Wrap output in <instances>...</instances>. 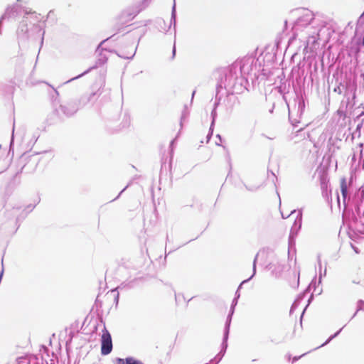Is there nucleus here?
<instances>
[{"label":"nucleus","instance_id":"nucleus-46","mask_svg":"<svg viewBox=\"0 0 364 364\" xmlns=\"http://www.w3.org/2000/svg\"><path fill=\"white\" fill-rule=\"evenodd\" d=\"M157 24L161 28H164V26H166V22L164 19H159L157 21Z\"/></svg>","mask_w":364,"mask_h":364},{"label":"nucleus","instance_id":"nucleus-38","mask_svg":"<svg viewBox=\"0 0 364 364\" xmlns=\"http://www.w3.org/2000/svg\"><path fill=\"white\" fill-rule=\"evenodd\" d=\"M214 128H215V127H213L211 124L210 125L209 131L206 136L207 143L209 142V141L210 140V139L213 134Z\"/></svg>","mask_w":364,"mask_h":364},{"label":"nucleus","instance_id":"nucleus-30","mask_svg":"<svg viewBox=\"0 0 364 364\" xmlns=\"http://www.w3.org/2000/svg\"><path fill=\"white\" fill-rule=\"evenodd\" d=\"M360 311H364V301L363 299H359L357 302V309L355 312L353 314L350 320L353 319L357 314V313Z\"/></svg>","mask_w":364,"mask_h":364},{"label":"nucleus","instance_id":"nucleus-48","mask_svg":"<svg viewBox=\"0 0 364 364\" xmlns=\"http://www.w3.org/2000/svg\"><path fill=\"white\" fill-rule=\"evenodd\" d=\"M261 74L264 76H268L270 74V71L263 68L261 70Z\"/></svg>","mask_w":364,"mask_h":364},{"label":"nucleus","instance_id":"nucleus-37","mask_svg":"<svg viewBox=\"0 0 364 364\" xmlns=\"http://www.w3.org/2000/svg\"><path fill=\"white\" fill-rule=\"evenodd\" d=\"M127 364H144L141 360L134 357L130 356V359L127 360Z\"/></svg>","mask_w":364,"mask_h":364},{"label":"nucleus","instance_id":"nucleus-32","mask_svg":"<svg viewBox=\"0 0 364 364\" xmlns=\"http://www.w3.org/2000/svg\"><path fill=\"white\" fill-rule=\"evenodd\" d=\"M317 282H316V276L314 277L310 284L306 287V291H311L312 289L315 291L316 289Z\"/></svg>","mask_w":364,"mask_h":364},{"label":"nucleus","instance_id":"nucleus-18","mask_svg":"<svg viewBox=\"0 0 364 364\" xmlns=\"http://www.w3.org/2000/svg\"><path fill=\"white\" fill-rule=\"evenodd\" d=\"M21 210V206H14L11 210H7L5 212V218L8 220H13L16 221V217L18 215H17V213L19 212ZM15 223V222H14Z\"/></svg>","mask_w":364,"mask_h":364},{"label":"nucleus","instance_id":"nucleus-61","mask_svg":"<svg viewBox=\"0 0 364 364\" xmlns=\"http://www.w3.org/2000/svg\"><path fill=\"white\" fill-rule=\"evenodd\" d=\"M71 341H72V338L70 339V341H68L66 342V351H67V352H68V350H69V349H68V345H69V343L71 342Z\"/></svg>","mask_w":364,"mask_h":364},{"label":"nucleus","instance_id":"nucleus-12","mask_svg":"<svg viewBox=\"0 0 364 364\" xmlns=\"http://www.w3.org/2000/svg\"><path fill=\"white\" fill-rule=\"evenodd\" d=\"M319 181L322 196L324 198H328V196L331 195V190L329 189V179L328 178V173L326 171H321L319 173Z\"/></svg>","mask_w":364,"mask_h":364},{"label":"nucleus","instance_id":"nucleus-25","mask_svg":"<svg viewBox=\"0 0 364 364\" xmlns=\"http://www.w3.org/2000/svg\"><path fill=\"white\" fill-rule=\"evenodd\" d=\"M317 262H318V271H319V278H318V285L321 283L322 277L326 276V267L324 269L323 273H322V264H321L320 255H318L317 257Z\"/></svg>","mask_w":364,"mask_h":364},{"label":"nucleus","instance_id":"nucleus-5","mask_svg":"<svg viewBox=\"0 0 364 364\" xmlns=\"http://www.w3.org/2000/svg\"><path fill=\"white\" fill-rule=\"evenodd\" d=\"M312 31L308 32L306 45L304 49H309L311 52H314L319 47L318 41L326 43L331 37V31L326 26V23L318 20L316 24L312 26Z\"/></svg>","mask_w":364,"mask_h":364},{"label":"nucleus","instance_id":"nucleus-42","mask_svg":"<svg viewBox=\"0 0 364 364\" xmlns=\"http://www.w3.org/2000/svg\"><path fill=\"white\" fill-rule=\"evenodd\" d=\"M115 295L114 296V303L115 304L116 306H117L118 304H119V293L118 291H115Z\"/></svg>","mask_w":364,"mask_h":364},{"label":"nucleus","instance_id":"nucleus-41","mask_svg":"<svg viewBox=\"0 0 364 364\" xmlns=\"http://www.w3.org/2000/svg\"><path fill=\"white\" fill-rule=\"evenodd\" d=\"M114 36H115V34H114V35H112V36H109V37L107 38L106 39H104L103 41H102L99 43V45L97 46L96 51H98V50L100 49L101 46H102V45H103L106 41H108V40H109V39L113 38Z\"/></svg>","mask_w":364,"mask_h":364},{"label":"nucleus","instance_id":"nucleus-2","mask_svg":"<svg viewBox=\"0 0 364 364\" xmlns=\"http://www.w3.org/2000/svg\"><path fill=\"white\" fill-rule=\"evenodd\" d=\"M304 71L299 73L295 79L292 80V87L295 95L294 102V105L290 107L287 102H286L289 109V120L294 128L298 127V124L301 122L303 115L304 114L306 106L308 105V99L306 95L304 84L305 77H304ZM283 98L287 101L284 96Z\"/></svg>","mask_w":364,"mask_h":364},{"label":"nucleus","instance_id":"nucleus-59","mask_svg":"<svg viewBox=\"0 0 364 364\" xmlns=\"http://www.w3.org/2000/svg\"><path fill=\"white\" fill-rule=\"evenodd\" d=\"M245 186L246 189H247V190H248V191H255V190H257V188H249V187H248L247 186H246V185H245Z\"/></svg>","mask_w":364,"mask_h":364},{"label":"nucleus","instance_id":"nucleus-16","mask_svg":"<svg viewBox=\"0 0 364 364\" xmlns=\"http://www.w3.org/2000/svg\"><path fill=\"white\" fill-rule=\"evenodd\" d=\"M97 92H92L90 94H85L80 97V98L77 102V105L79 106V109L85 107L90 102H93L97 100Z\"/></svg>","mask_w":364,"mask_h":364},{"label":"nucleus","instance_id":"nucleus-23","mask_svg":"<svg viewBox=\"0 0 364 364\" xmlns=\"http://www.w3.org/2000/svg\"><path fill=\"white\" fill-rule=\"evenodd\" d=\"M225 353V350L220 348L219 353L213 359H211L209 363L205 364H218L224 357Z\"/></svg>","mask_w":364,"mask_h":364},{"label":"nucleus","instance_id":"nucleus-31","mask_svg":"<svg viewBox=\"0 0 364 364\" xmlns=\"http://www.w3.org/2000/svg\"><path fill=\"white\" fill-rule=\"evenodd\" d=\"M217 117H218L217 109L215 107H213V109H212V111L210 112V118H211L210 124L213 127H215V122H216V119H217Z\"/></svg>","mask_w":364,"mask_h":364},{"label":"nucleus","instance_id":"nucleus-50","mask_svg":"<svg viewBox=\"0 0 364 364\" xmlns=\"http://www.w3.org/2000/svg\"><path fill=\"white\" fill-rule=\"evenodd\" d=\"M350 246L356 254L360 253V250L358 249V247H357L355 245H354L352 243H350Z\"/></svg>","mask_w":364,"mask_h":364},{"label":"nucleus","instance_id":"nucleus-53","mask_svg":"<svg viewBox=\"0 0 364 364\" xmlns=\"http://www.w3.org/2000/svg\"><path fill=\"white\" fill-rule=\"evenodd\" d=\"M129 124H130V122H129V119H127L124 122H123V125H122V127H129Z\"/></svg>","mask_w":364,"mask_h":364},{"label":"nucleus","instance_id":"nucleus-64","mask_svg":"<svg viewBox=\"0 0 364 364\" xmlns=\"http://www.w3.org/2000/svg\"><path fill=\"white\" fill-rule=\"evenodd\" d=\"M151 23V20H146L144 21V26H146L147 24L150 23Z\"/></svg>","mask_w":364,"mask_h":364},{"label":"nucleus","instance_id":"nucleus-21","mask_svg":"<svg viewBox=\"0 0 364 364\" xmlns=\"http://www.w3.org/2000/svg\"><path fill=\"white\" fill-rule=\"evenodd\" d=\"M173 26L174 31H176V3H173V5L171 8V19H170V24L168 26V28L167 30H165V32H167L168 30L171 28V26Z\"/></svg>","mask_w":364,"mask_h":364},{"label":"nucleus","instance_id":"nucleus-19","mask_svg":"<svg viewBox=\"0 0 364 364\" xmlns=\"http://www.w3.org/2000/svg\"><path fill=\"white\" fill-rule=\"evenodd\" d=\"M258 256H259V252L256 254V255H255V258L253 259V262H252V275L249 278H247V279L243 280L240 284V285L238 286L237 290L240 291V289L242 288V286L245 283H247V282H250L255 276L256 272H257V262Z\"/></svg>","mask_w":364,"mask_h":364},{"label":"nucleus","instance_id":"nucleus-43","mask_svg":"<svg viewBox=\"0 0 364 364\" xmlns=\"http://www.w3.org/2000/svg\"><path fill=\"white\" fill-rule=\"evenodd\" d=\"M270 173L272 176V182L274 185V186L277 188L276 182L277 181V177L276 176L275 173L272 171L268 170V173Z\"/></svg>","mask_w":364,"mask_h":364},{"label":"nucleus","instance_id":"nucleus-47","mask_svg":"<svg viewBox=\"0 0 364 364\" xmlns=\"http://www.w3.org/2000/svg\"><path fill=\"white\" fill-rule=\"evenodd\" d=\"M358 147L360 148V157L362 158L363 156L364 144L363 143H359L358 144Z\"/></svg>","mask_w":364,"mask_h":364},{"label":"nucleus","instance_id":"nucleus-49","mask_svg":"<svg viewBox=\"0 0 364 364\" xmlns=\"http://www.w3.org/2000/svg\"><path fill=\"white\" fill-rule=\"evenodd\" d=\"M128 186H129V185L126 186H125V187H124V188H123V189H122V190L119 193V194L117 195V196L114 199L112 200L111 201H114V200H115L118 199V198L120 197V196L122 195V193H123V192H124V191L127 188V187H128Z\"/></svg>","mask_w":364,"mask_h":364},{"label":"nucleus","instance_id":"nucleus-1","mask_svg":"<svg viewBox=\"0 0 364 364\" xmlns=\"http://www.w3.org/2000/svg\"><path fill=\"white\" fill-rule=\"evenodd\" d=\"M341 192L343 197L344 209L342 213L343 220L348 224V235L352 237L351 232L355 234L354 225L360 223L364 225V188L360 187L354 193L351 203L348 198V187L346 178L341 180Z\"/></svg>","mask_w":364,"mask_h":364},{"label":"nucleus","instance_id":"nucleus-26","mask_svg":"<svg viewBox=\"0 0 364 364\" xmlns=\"http://www.w3.org/2000/svg\"><path fill=\"white\" fill-rule=\"evenodd\" d=\"M136 48H135L134 51L130 55H126L124 53H119L116 50H109L108 51L110 52V53H115L117 56H119L121 58L132 60L134 58V55L136 53Z\"/></svg>","mask_w":364,"mask_h":364},{"label":"nucleus","instance_id":"nucleus-52","mask_svg":"<svg viewBox=\"0 0 364 364\" xmlns=\"http://www.w3.org/2000/svg\"><path fill=\"white\" fill-rule=\"evenodd\" d=\"M176 53V46L174 44L173 46V49H172V56H171V59L172 60L175 58Z\"/></svg>","mask_w":364,"mask_h":364},{"label":"nucleus","instance_id":"nucleus-3","mask_svg":"<svg viewBox=\"0 0 364 364\" xmlns=\"http://www.w3.org/2000/svg\"><path fill=\"white\" fill-rule=\"evenodd\" d=\"M217 85L222 90H225L227 95H239L248 90L249 82L246 77L240 74L239 71L232 68L230 65L223 68L220 72V77Z\"/></svg>","mask_w":364,"mask_h":364},{"label":"nucleus","instance_id":"nucleus-29","mask_svg":"<svg viewBox=\"0 0 364 364\" xmlns=\"http://www.w3.org/2000/svg\"><path fill=\"white\" fill-rule=\"evenodd\" d=\"M134 281H132L127 284H125L124 282L122 283L120 285H119L117 287L112 289L110 291L111 292H115L117 291H118L119 289H122L123 288H125V287H128V288H132L133 287V283H134Z\"/></svg>","mask_w":364,"mask_h":364},{"label":"nucleus","instance_id":"nucleus-17","mask_svg":"<svg viewBox=\"0 0 364 364\" xmlns=\"http://www.w3.org/2000/svg\"><path fill=\"white\" fill-rule=\"evenodd\" d=\"M302 225V210H300L296 218L294 220L293 225L291 228V233H296L298 235L299 230L301 228Z\"/></svg>","mask_w":364,"mask_h":364},{"label":"nucleus","instance_id":"nucleus-45","mask_svg":"<svg viewBox=\"0 0 364 364\" xmlns=\"http://www.w3.org/2000/svg\"><path fill=\"white\" fill-rule=\"evenodd\" d=\"M299 304V303H298L297 300H295L294 301V303L292 304V305L291 306L290 314H291L293 312V311H294V309L298 306Z\"/></svg>","mask_w":364,"mask_h":364},{"label":"nucleus","instance_id":"nucleus-56","mask_svg":"<svg viewBox=\"0 0 364 364\" xmlns=\"http://www.w3.org/2000/svg\"><path fill=\"white\" fill-rule=\"evenodd\" d=\"M364 115V107H363V110L355 118V121L359 119L362 116Z\"/></svg>","mask_w":364,"mask_h":364},{"label":"nucleus","instance_id":"nucleus-15","mask_svg":"<svg viewBox=\"0 0 364 364\" xmlns=\"http://www.w3.org/2000/svg\"><path fill=\"white\" fill-rule=\"evenodd\" d=\"M36 205L29 204L23 210H21V213H19L18 215L16 217L15 221L16 228L13 231V234H14L17 231V230L20 227L21 223L26 218L28 213L33 211Z\"/></svg>","mask_w":364,"mask_h":364},{"label":"nucleus","instance_id":"nucleus-24","mask_svg":"<svg viewBox=\"0 0 364 364\" xmlns=\"http://www.w3.org/2000/svg\"><path fill=\"white\" fill-rule=\"evenodd\" d=\"M222 89L220 87H218V85H216V93H215V102H214V104H213V107H215L216 109H218L220 103V101H221V99H222V96L223 95H220V92H221Z\"/></svg>","mask_w":364,"mask_h":364},{"label":"nucleus","instance_id":"nucleus-55","mask_svg":"<svg viewBox=\"0 0 364 364\" xmlns=\"http://www.w3.org/2000/svg\"><path fill=\"white\" fill-rule=\"evenodd\" d=\"M235 307H232V306H230V310H229L228 315L233 316V314H234V313H235Z\"/></svg>","mask_w":364,"mask_h":364},{"label":"nucleus","instance_id":"nucleus-8","mask_svg":"<svg viewBox=\"0 0 364 364\" xmlns=\"http://www.w3.org/2000/svg\"><path fill=\"white\" fill-rule=\"evenodd\" d=\"M39 159L37 156V154L28 155L27 156L26 154H23L20 159L19 164L21 165V167L19 171H18L14 175V178H17L20 173H33L36 167L38 166Z\"/></svg>","mask_w":364,"mask_h":364},{"label":"nucleus","instance_id":"nucleus-39","mask_svg":"<svg viewBox=\"0 0 364 364\" xmlns=\"http://www.w3.org/2000/svg\"><path fill=\"white\" fill-rule=\"evenodd\" d=\"M129 359H130V356H128L126 358H117L116 364H127V360Z\"/></svg>","mask_w":364,"mask_h":364},{"label":"nucleus","instance_id":"nucleus-40","mask_svg":"<svg viewBox=\"0 0 364 364\" xmlns=\"http://www.w3.org/2000/svg\"><path fill=\"white\" fill-rule=\"evenodd\" d=\"M14 129H15V124H13V129H12V134H11V139L9 144V151L11 149H13L14 146Z\"/></svg>","mask_w":364,"mask_h":364},{"label":"nucleus","instance_id":"nucleus-51","mask_svg":"<svg viewBox=\"0 0 364 364\" xmlns=\"http://www.w3.org/2000/svg\"><path fill=\"white\" fill-rule=\"evenodd\" d=\"M237 302H238V299L233 298V299H232V304H231V306H232V307H235V306H237Z\"/></svg>","mask_w":364,"mask_h":364},{"label":"nucleus","instance_id":"nucleus-63","mask_svg":"<svg viewBox=\"0 0 364 364\" xmlns=\"http://www.w3.org/2000/svg\"><path fill=\"white\" fill-rule=\"evenodd\" d=\"M216 137L218 138V139H219V141H220V142L222 141L223 138H222V136H221V135H220V134H218L216 135Z\"/></svg>","mask_w":364,"mask_h":364},{"label":"nucleus","instance_id":"nucleus-6","mask_svg":"<svg viewBox=\"0 0 364 364\" xmlns=\"http://www.w3.org/2000/svg\"><path fill=\"white\" fill-rule=\"evenodd\" d=\"M232 68L239 71L240 74L247 79L252 75H254L255 79L258 78L257 73L259 71V68L261 66V63L259 58H256L252 55H246L240 60H237L231 64Z\"/></svg>","mask_w":364,"mask_h":364},{"label":"nucleus","instance_id":"nucleus-9","mask_svg":"<svg viewBox=\"0 0 364 364\" xmlns=\"http://www.w3.org/2000/svg\"><path fill=\"white\" fill-rule=\"evenodd\" d=\"M78 109L77 101L70 100L60 105L59 107L55 109V112L60 117L62 116L70 117L73 116Z\"/></svg>","mask_w":364,"mask_h":364},{"label":"nucleus","instance_id":"nucleus-33","mask_svg":"<svg viewBox=\"0 0 364 364\" xmlns=\"http://www.w3.org/2000/svg\"><path fill=\"white\" fill-rule=\"evenodd\" d=\"M363 124L364 122H363V119L357 124L356 126V129L355 130V132L352 135V137H351V139L352 141L354 139L355 136H354V134L358 133V136L360 137V130L362 129V127H363Z\"/></svg>","mask_w":364,"mask_h":364},{"label":"nucleus","instance_id":"nucleus-4","mask_svg":"<svg viewBox=\"0 0 364 364\" xmlns=\"http://www.w3.org/2000/svg\"><path fill=\"white\" fill-rule=\"evenodd\" d=\"M291 13L296 14L299 16L291 27L292 36L290 38L291 40L296 39L299 33L304 29H307L306 33L308 34L309 31H312V26H316V21H318V19L314 18L313 12L309 9H296L292 11Z\"/></svg>","mask_w":364,"mask_h":364},{"label":"nucleus","instance_id":"nucleus-10","mask_svg":"<svg viewBox=\"0 0 364 364\" xmlns=\"http://www.w3.org/2000/svg\"><path fill=\"white\" fill-rule=\"evenodd\" d=\"M113 348L112 336L109 332L105 327L101 337V354L109 355Z\"/></svg>","mask_w":364,"mask_h":364},{"label":"nucleus","instance_id":"nucleus-60","mask_svg":"<svg viewBox=\"0 0 364 364\" xmlns=\"http://www.w3.org/2000/svg\"><path fill=\"white\" fill-rule=\"evenodd\" d=\"M119 112L117 110V113H116V114H115V116H114V119H112V120H116V119H117L119 118Z\"/></svg>","mask_w":364,"mask_h":364},{"label":"nucleus","instance_id":"nucleus-22","mask_svg":"<svg viewBox=\"0 0 364 364\" xmlns=\"http://www.w3.org/2000/svg\"><path fill=\"white\" fill-rule=\"evenodd\" d=\"M297 236L296 233H289V239H288V245H289V252L294 250L296 251V237Z\"/></svg>","mask_w":364,"mask_h":364},{"label":"nucleus","instance_id":"nucleus-44","mask_svg":"<svg viewBox=\"0 0 364 364\" xmlns=\"http://www.w3.org/2000/svg\"><path fill=\"white\" fill-rule=\"evenodd\" d=\"M176 302L178 303L180 299L186 300V298L183 294H175Z\"/></svg>","mask_w":364,"mask_h":364},{"label":"nucleus","instance_id":"nucleus-11","mask_svg":"<svg viewBox=\"0 0 364 364\" xmlns=\"http://www.w3.org/2000/svg\"><path fill=\"white\" fill-rule=\"evenodd\" d=\"M107 60H108V58L105 54H103L102 52L100 53L99 58L93 66L90 67L88 69H87L82 73L79 74L78 75L73 77L70 78V80H67L66 82H64V84L69 83L73 80H75L77 79H79V78L83 77L84 75H85L88 74L90 72H91L92 70L96 69L98 67L103 65L105 63H107Z\"/></svg>","mask_w":364,"mask_h":364},{"label":"nucleus","instance_id":"nucleus-7","mask_svg":"<svg viewBox=\"0 0 364 364\" xmlns=\"http://www.w3.org/2000/svg\"><path fill=\"white\" fill-rule=\"evenodd\" d=\"M21 1L18 0L16 4L13 6H8L4 12V14L0 18V34H1V25L3 22L6 20L12 21L15 20L19 16H21L23 14V16H28V14H35V21L33 23L35 24L36 23L40 21L38 16L36 15V12L31 13L30 11H28L26 9H24L19 4Z\"/></svg>","mask_w":364,"mask_h":364},{"label":"nucleus","instance_id":"nucleus-54","mask_svg":"<svg viewBox=\"0 0 364 364\" xmlns=\"http://www.w3.org/2000/svg\"><path fill=\"white\" fill-rule=\"evenodd\" d=\"M306 354V353H304L303 355H300V356H294V357L293 358L292 363H294L296 362L297 360H299V359L301 357H302V356L305 355Z\"/></svg>","mask_w":364,"mask_h":364},{"label":"nucleus","instance_id":"nucleus-57","mask_svg":"<svg viewBox=\"0 0 364 364\" xmlns=\"http://www.w3.org/2000/svg\"><path fill=\"white\" fill-rule=\"evenodd\" d=\"M228 164H229V166H230V171H229V173H228V175H229L230 173V171H231V169H232L231 160H230V157L229 155L228 156Z\"/></svg>","mask_w":364,"mask_h":364},{"label":"nucleus","instance_id":"nucleus-36","mask_svg":"<svg viewBox=\"0 0 364 364\" xmlns=\"http://www.w3.org/2000/svg\"><path fill=\"white\" fill-rule=\"evenodd\" d=\"M310 291H306V289L300 293L295 300H297L298 303H300L309 293Z\"/></svg>","mask_w":364,"mask_h":364},{"label":"nucleus","instance_id":"nucleus-28","mask_svg":"<svg viewBox=\"0 0 364 364\" xmlns=\"http://www.w3.org/2000/svg\"><path fill=\"white\" fill-rule=\"evenodd\" d=\"M345 327V326L343 327H342L341 328H340L338 331H337L336 333H334L333 334L331 335L323 343H322L320 346L316 348L315 349H317V348H319L321 347H323L326 345H327L328 343H329L333 339H334L335 338H336L340 333L342 331L343 328Z\"/></svg>","mask_w":364,"mask_h":364},{"label":"nucleus","instance_id":"nucleus-14","mask_svg":"<svg viewBox=\"0 0 364 364\" xmlns=\"http://www.w3.org/2000/svg\"><path fill=\"white\" fill-rule=\"evenodd\" d=\"M28 16H23V20L20 22L19 26L17 30V36L19 41H26L28 38Z\"/></svg>","mask_w":364,"mask_h":364},{"label":"nucleus","instance_id":"nucleus-58","mask_svg":"<svg viewBox=\"0 0 364 364\" xmlns=\"http://www.w3.org/2000/svg\"><path fill=\"white\" fill-rule=\"evenodd\" d=\"M240 296V291L236 290L234 298L239 299Z\"/></svg>","mask_w":364,"mask_h":364},{"label":"nucleus","instance_id":"nucleus-62","mask_svg":"<svg viewBox=\"0 0 364 364\" xmlns=\"http://www.w3.org/2000/svg\"><path fill=\"white\" fill-rule=\"evenodd\" d=\"M175 141H176L175 139H172L171 141V142H170V147H171V148L173 147V146L174 145Z\"/></svg>","mask_w":364,"mask_h":364},{"label":"nucleus","instance_id":"nucleus-20","mask_svg":"<svg viewBox=\"0 0 364 364\" xmlns=\"http://www.w3.org/2000/svg\"><path fill=\"white\" fill-rule=\"evenodd\" d=\"M149 0H143L141 5V7L139 9L133 11L132 12L125 11L124 13H123V15H125L130 19H133L142 9H145L149 5Z\"/></svg>","mask_w":364,"mask_h":364},{"label":"nucleus","instance_id":"nucleus-13","mask_svg":"<svg viewBox=\"0 0 364 364\" xmlns=\"http://www.w3.org/2000/svg\"><path fill=\"white\" fill-rule=\"evenodd\" d=\"M232 318V316L228 314L226 321L225 323L224 330H223V341H222V343L220 346V348L225 351H227L228 346V338H229Z\"/></svg>","mask_w":364,"mask_h":364},{"label":"nucleus","instance_id":"nucleus-34","mask_svg":"<svg viewBox=\"0 0 364 364\" xmlns=\"http://www.w3.org/2000/svg\"><path fill=\"white\" fill-rule=\"evenodd\" d=\"M189 115V112L188 110L187 105L184 106L183 110L182 111L181 117V121H180V125L182 127L183 121L186 119Z\"/></svg>","mask_w":364,"mask_h":364},{"label":"nucleus","instance_id":"nucleus-35","mask_svg":"<svg viewBox=\"0 0 364 364\" xmlns=\"http://www.w3.org/2000/svg\"><path fill=\"white\" fill-rule=\"evenodd\" d=\"M313 299H314V294H313V293H312V294L310 295V296H309V299H308V303H307V304L306 305L305 308L304 309V310H303V311H302V313H301V316H300V323H301V324L302 323V321H302V318H303V316H304V312H305L306 309H307L308 306H309V305L310 304V303L313 301Z\"/></svg>","mask_w":364,"mask_h":364},{"label":"nucleus","instance_id":"nucleus-27","mask_svg":"<svg viewBox=\"0 0 364 364\" xmlns=\"http://www.w3.org/2000/svg\"><path fill=\"white\" fill-rule=\"evenodd\" d=\"M345 327V326L343 327H342L341 328H340L338 331H337L336 333H334L333 334L331 335L323 343H322L320 346L316 348L315 349H317V348H319L321 347H323L326 345H327L328 343H329L333 339H334L335 338H336L340 333L342 331L343 328Z\"/></svg>","mask_w":364,"mask_h":364}]
</instances>
